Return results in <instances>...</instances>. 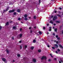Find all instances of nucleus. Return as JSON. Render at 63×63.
<instances>
[{"mask_svg": "<svg viewBox=\"0 0 63 63\" xmlns=\"http://www.w3.org/2000/svg\"><path fill=\"white\" fill-rule=\"evenodd\" d=\"M56 53H58V52H57V51H56Z\"/></svg>", "mask_w": 63, "mask_h": 63, "instance_id": "obj_42", "label": "nucleus"}, {"mask_svg": "<svg viewBox=\"0 0 63 63\" xmlns=\"http://www.w3.org/2000/svg\"><path fill=\"white\" fill-rule=\"evenodd\" d=\"M47 58V57L46 56H43L41 58V60H43L44 59H46Z\"/></svg>", "mask_w": 63, "mask_h": 63, "instance_id": "obj_3", "label": "nucleus"}, {"mask_svg": "<svg viewBox=\"0 0 63 63\" xmlns=\"http://www.w3.org/2000/svg\"><path fill=\"white\" fill-rule=\"evenodd\" d=\"M58 13H59V14H60L61 13V12L60 11H59L58 12Z\"/></svg>", "mask_w": 63, "mask_h": 63, "instance_id": "obj_43", "label": "nucleus"}, {"mask_svg": "<svg viewBox=\"0 0 63 63\" xmlns=\"http://www.w3.org/2000/svg\"><path fill=\"white\" fill-rule=\"evenodd\" d=\"M52 48L53 49H54L55 48L54 47H52Z\"/></svg>", "mask_w": 63, "mask_h": 63, "instance_id": "obj_35", "label": "nucleus"}, {"mask_svg": "<svg viewBox=\"0 0 63 63\" xmlns=\"http://www.w3.org/2000/svg\"><path fill=\"white\" fill-rule=\"evenodd\" d=\"M56 23H59V22H59V21H56Z\"/></svg>", "mask_w": 63, "mask_h": 63, "instance_id": "obj_25", "label": "nucleus"}, {"mask_svg": "<svg viewBox=\"0 0 63 63\" xmlns=\"http://www.w3.org/2000/svg\"><path fill=\"white\" fill-rule=\"evenodd\" d=\"M39 4H40L41 3V0H39Z\"/></svg>", "mask_w": 63, "mask_h": 63, "instance_id": "obj_28", "label": "nucleus"}, {"mask_svg": "<svg viewBox=\"0 0 63 63\" xmlns=\"http://www.w3.org/2000/svg\"><path fill=\"white\" fill-rule=\"evenodd\" d=\"M61 62H63V61H62V60H61Z\"/></svg>", "mask_w": 63, "mask_h": 63, "instance_id": "obj_51", "label": "nucleus"}, {"mask_svg": "<svg viewBox=\"0 0 63 63\" xmlns=\"http://www.w3.org/2000/svg\"><path fill=\"white\" fill-rule=\"evenodd\" d=\"M21 43V41H19V43Z\"/></svg>", "mask_w": 63, "mask_h": 63, "instance_id": "obj_38", "label": "nucleus"}, {"mask_svg": "<svg viewBox=\"0 0 63 63\" xmlns=\"http://www.w3.org/2000/svg\"><path fill=\"white\" fill-rule=\"evenodd\" d=\"M16 28V27L15 26L13 27V29H15Z\"/></svg>", "mask_w": 63, "mask_h": 63, "instance_id": "obj_20", "label": "nucleus"}, {"mask_svg": "<svg viewBox=\"0 0 63 63\" xmlns=\"http://www.w3.org/2000/svg\"><path fill=\"white\" fill-rule=\"evenodd\" d=\"M47 34H49L48 32H47Z\"/></svg>", "mask_w": 63, "mask_h": 63, "instance_id": "obj_61", "label": "nucleus"}, {"mask_svg": "<svg viewBox=\"0 0 63 63\" xmlns=\"http://www.w3.org/2000/svg\"><path fill=\"white\" fill-rule=\"evenodd\" d=\"M58 16H60V15H58Z\"/></svg>", "mask_w": 63, "mask_h": 63, "instance_id": "obj_49", "label": "nucleus"}, {"mask_svg": "<svg viewBox=\"0 0 63 63\" xmlns=\"http://www.w3.org/2000/svg\"><path fill=\"white\" fill-rule=\"evenodd\" d=\"M54 47H56V48H58V45L57 44L55 45H54Z\"/></svg>", "mask_w": 63, "mask_h": 63, "instance_id": "obj_7", "label": "nucleus"}, {"mask_svg": "<svg viewBox=\"0 0 63 63\" xmlns=\"http://www.w3.org/2000/svg\"><path fill=\"white\" fill-rule=\"evenodd\" d=\"M57 16H55L53 18V21L57 19Z\"/></svg>", "mask_w": 63, "mask_h": 63, "instance_id": "obj_2", "label": "nucleus"}, {"mask_svg": "<svg viewBox=\"0 0 63 63\" xmlns=\"http://www.w3.org/2000/svg\"><path fill=\"white\" fill-rule=\"evenodd\" d=\"M16 12H14V15H16Z\"/></svg>", "mask_w": 63, "mask_h": 63, "instance_id": "obj_27", "label": "nucleus"}, {"mask_svg": "<svg viewBox=\"0 0 63 63\" xmlns=\"http://www.w3.org/2000/svg\"><path fill=\"white\" fill-rule=\"evenodd\" d=\"M22 34H19L18 35V37L19 38H21L22 37Z\"/></svg>", "mask_w": 63, "mask_h": 63, "instance_id": "obj_5", "label": "nucleus"}, {"mask_svg": "<svg viewBox=\"0 0 63 63\" xmlns=\"http://www.w3.org/2000/svg\"><path fill=\"white\" fill-rule=\"evenodd\" d=\"M8 24H9V22H7L5 24V26H7V25H8Z\"/></svg>", "mask_w": 63, "mask_h": 63, "instance_id": "obj_11", "label": "nucleus"}, {"mask_svg": "<svg viewBox=\"0 0 63 63\" xmlns=\"http://www.w3.org/2000/svg\"><path fill=\"white\" fill-rule=\"evenodd\" d=\"M58 35H57L56 36V38H58L57 37H58Z\"/></svg>", "mask_w": 63, "mask_h": 63, "instance_id": "obj_32", "label": "nucleus"}, {"mask_svg": "<svg viewBox=\"0 0 63 63\" xmlns=\"http://www.w3.org/2000/svg\"><path fill=\"white\" fill-rule=\"evenodd\" d=\"M25 19L26 20H28V19H27V18H25Z\"/></svg>", "mask_w": 63, "mask_h": 63, "instance_id": "obj_24", "label": "nucleus"}, {"mask_svg": "<svg viewBox=\"0 0 63 63\" xmlns=\"http://www.w3.org/2000/svg\"><path fill=\"white\" fill-rule=\"evenodd\" d=\"M20 49H21L22 48V46H21V45H20Z\"/></svg>", "mask_w": 63, "mask_h": 63, "instance_id": "obj_26", "label": "nucleus"}, {"mask_svg": "<svg viewBox=\"0 0 63 63\" xmlns=\"http://www.w3.org/2000/svg\"><path fill=\"white\" fill-rule=\"evenodd\" d=\"M27 45L25 46H24V48L25 49L26 48H27Z\"/></svg>", "mask_w": 63, "mask_h": 63, "instance_id": "obj_12", "label": "nucleus"}, {"mask_svg": "<svg viewBox=\"0 0 63 63\" xmlns=\"http://www.w3.org/2000/svg\"><path fill=\"white\" fill-rule=\"evenodd\" d=\"M59 63H62L61 62V61H59Z\"/></svg>", "mask_w": 63, "mask_h": 63, "instance_id": "obj_47", "label": "nucleus"}, {"mask_svg": "<svg viewBox=\"0 0 63 63\" xmlns=\"http://www.w3.org/2000/svg\"><path fill=\"white\" fill-rule=\"evenodd\" d=\"M38 52H41V50L39 49L38 50Z\"/></svg>", "mask_w": 63, "mask_h": 63, "instance_id": "obj_13", "label": "nucleus"}, {"mask_svg": "<svg viewBox=\"0 0 63 63\" xmlns=\"http://www.w3.org/2000/svg\"><path fill=\"white\" fill-rule=\"evenodd\" d=\"M33 43H35V42H36V40L35 39H34L33 40Z\"/></svg>", "mask_w": 63, "mask_h": 63, "instance_id": "obj_16", "label": "nucleus"}, {"mask_svg": "<svg viewBox=\"0 0 63 63\" xmlns=\"http://www.w3.org/2000/svg\"><path fill=\"white\" fill-rule=\"evenodd\" d=\"M9 8L8 7L7 8L6 10H3V13H4V12H7V11H8V10H9Z\"/></svg>", "mask_w": 63, "mask_h": 63, "instance_id": "obj_1", "label": "nucleus"}, {"mask_svg": "<svg viewBox=\"0 0 63 63\" xmlns=\"http://www.w3.org/2000/svg\"><path fill=\"white\" fill-rule=\"evenodd\" d=\"M59 9L60 10H62V8H59Z\"/></svg>", "mask_w": 63, "mask_h": 63, "instance_id": "obj_33", "label": "nucleus"}, {"mask_svg": "<svg viewBox=\"0 0 63 63\" xmlns=\"http://www.w3.org/2000/svg\"><path fill=\"white\" fill-rule=\"evenodd\" d=\"M21 23H23V22H21Z\"/></svg>", "mask_w": 63, "mask_h": 63, "instance_id": "obj_62", "label": "nucleus"}, {"mask_svg": "<svg viewBox=\"0 0 63 63\" xmlns=\"http://www.w3.org/2000/svg\"><path fill=\"white\" fill-rule=\"evenodd\" d=\"M18 20H20V18H18Z\"/></svg>", "mask_w": 63, "mask_h": 63, "instance_id": "obj_29", "label": "nucleus"}, {"mask_svg": "<svg viewBox=\"0 0 63 63\" xmlns=\"http://www.w3.org/2000/svg\"><path fill=\"white\" fill-rule=\"evenodd\" d=\"M12 40H14V37H13L12 38Z\"/></svg>", "mask_w": 63, "mask_h": 63, "instance_id": "obj_31", "label": "nucleus"}, {"mask_svg": "<svg viewBox=\"0 0 63 63\" xmlns=\"http://www.w3.org/2000/svg\"><path fill=\"white\" fill-rule=\"evenodd\" d=\"M51 56L52 58H53V56Z\"/></svg>", "mask_w": 63, "mask_h": 63, "instance_id": "obj_56", "label": "nucleus"}, {"mask_svg": "<svg viewBox=\"0 0 63 63\" xmlns=\"http://www.w3.org/2000/svg\"><path fill=\"white\" fill-rule=\"evenodd\" d=\"M54 42H56V40H54Z\"/></svg>", "mask_w": 63, "mask_h": 63, "instance_id": "obj_60", "label": "nucleus"}, {"mask_svg": "<svg viewBox=\"0 0 63 63\" xmlns=\"http://www.w3.org/2000/svg\"><path fill=\"white\" fill-rule=\"evenodd\" d=\"M31 49H33L34 48V47H31Z\"/></svg>", "mask_w": 63, "mask_h": 63, "instance_id": "obj_14", "label": "nucleus"}, {"mask_svg": "<svg viewBox=\"0 0 63 63\" xmlns=\"http://www.w3.org/2000/svg\"><path fill=\"white\" fill-rule=\"evenodd\" d=\"M55 13H56L57 12V11H55L54 12Z\"/></svg>", "mask_w": 63, "mask_h": 63, "instance_id": "obj_37", "label": "nucleus"}, {"mask_svg": "<svg viewBox=\"0 0 63 63\" xmlns=\"http://www.w3.org/2000/svg\"><path fill=\"white\" fill-rule=\"evenodd\" d=\"M51 29H49V31H51Z\"/></svg>", "mask_w": 63, "mask_h": 63, "instance_id": "obj_45", "label": "nucleus"}, {"mask_svg": "<svg viewBox=\"0 0 63 63\" xmlns=\"http://www.w3.org/2000/svg\"><path fill=\"white\" fill-rule=\"evenodd\" d=\"M53 35H55V33H53Z\"/></svg>", "mask_w": 63, "mask_h": 63, "instance_id": "obj_44", "label": "nucleus"}, {"mask_svg": "<svg viewBox=\"0 0 63 63\" xmlns=\"http://www.w3.org/2000/svg\"><path fill=\"white\" fill-rule=\"evenodd\" d=\"M56 25V24H54V25L55 26Z\"/></svg>", "mask_w": 63, "mask_h": 63, "instance_id": "obj_53", "label": "nucleus"}, {"mask_svg": "<svg viewBox=\"0 0 63 63\" xmlns=\"http://www.w3.org/2000/svg\"><path fill=\"white\" fill-rule=\"evenodd\" d=\"M6 52L7 53H9V51L7 49H6Z\"/></svg>", "mask_w": 63, "mask_h": 63, "instance_id": "obj_15", "label": "nucleus"}, {"mask_svg": "<svg viewBox=\"0 0 63 63\" xmlns=\"http://www.w3.org/2000/svg\"><path fill=\"white\" fill-rule=\"evenodd\" d=\"M58 41H57L56 42V44H58Z\"/></svg>", "mask_w": 63, "mask_h": 63, "instance_id": "obj_48", "label": "nucleus"}, {"mask_svg": "<svg viewBox=\"0 0 63 63\" xmlns=\"http://www.w3.org/2000/svg\"><path fill=\"white\" fill-rule=\"evenodd\" d=\"M57 39L58 40H60V37H58L57 38Z\"/></svg>", "mask_w": 63, "mask_h": 63, "instance_id": "obj_22", "label": "nucleus"}, {"mask_svg": "<svg viewBox=\"0 0 63 63\" xmlns=\"http://www.w3.org/2000/svg\"><path fill=\"white\" fill-rule=\"evenodd\" d=\"M58 51H60V50H59V49H58Z\"/></svg>", "mask_w": 63, "mask_h": 63, "instance_id": "obj_46", "label": "nucleus"}, {"mask_svg": "<svg viewBox=\"0 0 63 63\" xmlns=\"http://www.w3.org/2000/svg\"><path fill=\"white\" fill-rule=\"evenodd\" d=\"M53 17V16H51V18H52V17Z\"/></svg>", "mask_w": 63, "mask_h": 63, "instance_id": "obj_41", "label": "nucleus"}, {"mask_svg": "<svg viewBox=\"0 0 63 63\" xmlns=\"http://www.w3.org/2000/svg\"><path fill=\"white\" fill-rule=\"evenodd\" d=\"M45 28H46L45 27H43V29H45Z\"/></svg>", "mask_w": 63, "mask_h": 63, "instance_id": "obj_34", "label": "nucleus"}, {"mask_svg": "<svg viewBox=\"0 0 63 63\" xmlns=\"http://www.w3.org/2000/svg\"><path fill=\"white\" fill-rule=\"evenodd\" d=\"M57 28H56L55 29V30H54V31L55 32H56V31H57Z\"/></svg>", "mask_w": 63, "mask_h": 63, "instance_id": "obj_23", "label": "nucleus"}, {"mask_svg": "<svg viewBox=\"0 0 63 63\" xmlns=\"http://www.w3.org/2000/svg\"><path fill=\"white\" fill-rule=\"evenodd\" d=\"M30 32H31V33H32V30H31L30 31Z\"/></svg>", "mask_w": 63, "mask_h": 63, "instance_id": "obj_39", "label": "nucleus"}, {"mask_svg": "<svg viewBox=\"0 0 63 63\" xmlns=\"http://www.w3.org/2000/svg\"><path fill=\"white\" fill-rule=\"evenodd\" d=\"M29 18H31V17H29Z\"/></svg>", "mask_w": 63, "mask_h": 63, "instance_id": "obj_64", "label": "nucleus"}, {"mask_svg": "<svg viewBox=\"0 0 63 63\" xmlns=\"http://www.w3.org/2000/svg\"><path fill=\"white\" fill-rule=\"evenodd\" d=\"M27 15H24V17H27Z\"/></svg>", "mask_w": 63, "mask_h": 63, "instance_id": "obj_18", "label": "nucleus"}, {"mask_svg": "<svg viewBox=\"0 0 63 63\" xmlns=\"http://www.w3.org/2000/svg\"><path fill=\"white\" fill-rule=\"evenodd\" d=\"M2 60L3 61H4V62H5L6 61V59H5L3 58L2 59Z\"/></svg>", "mask_w": 63, "mask_h": 63, "instance_id": "obj_8", "label": "nucleus"}, {"mask_svg": "<svg viewBox=\"0 0 63 63\" xmlns=\"http://www.w3.org/2000/svg\"><path fill=\"white\" fill-rule=\"evenodd\" d=\"M50 56H51L52 55V54H50Z\"/></svg>", "mask_w": 63, "mask_h": 63, "instance_id": "obj_54", "label": "nucleus"}, {"mask_svg": "<svg viewBox=\"0 0 63 63\" xmlns=\"http://www.w3.org/2000/svg\"><path fill=\"white\" fill-rule=\"evenodd\" d=\"M15 61L14 60H13V62H15Z\"/></svg>", "mask_w": 63, "mask_h": 63, "instance_id": "obj_40", "label": "nucleus"}, {"mask_svg": "<svg viewBox=\"0 0 63 63\" xmlns=\"http://www.w3.org/2000/svg\"><path fill=\"white\" fill-rule=\"evenodd\" d=\"M51 27H49V28L50 29H51Z\"/></svg>", "mask_w": 63, "mask_h": 63, "instance_id": "obj_52", "label": "nucleus"}, {"mask_svg": "<svg viewBox=\"0 0 63 63\" xmlns=\"http://www.w3.org/2000/svg\"><path fill=\"white\" fill-rule=\"evenodd\" d=\"M49 61H51V60L50 59L48 60Z\"/></svg>", "mask_w": 63, "mask_h": 63, "instance_id": "obj_50", "label": "nucleus"}, {"mask_svg": "<svg viewBox=\"0 0 63 63\" xmlns=\"http://www.w3.org/2000/svg\"><path fill=\"white\" fill-rule=\"evenodd\" d=\"M29 29H31V27H30L29 28Z\"/></svg>", "mask_w": 63, "mask_h": 63, "instance_id": "obj_59", "label": "nucleus"}, {"mask_svg": "<svg viewBox=\"0 0 63 63\" xmlns=\"http://www.w3.org/2000/svg\"><path fill=\"white\" fill-rule=\"evenodd\" d=\"M59 46L60 47H61V48H63V47L62 46V45H59Z\"/></svg>", "mask_w": 63, "mask_h": 63, "instance_id": "obj_17", "label": "nucleus"}, {"mask_svg": "<svg viewBox=\"0 0 63 63\" xmlns=\"http://www.w3.org/2000/svg\"><path fill=\"white\" fill-rule=\"evenodd\" d=\"M54 60H56V58H55L54 59Z\"/></svg>", "mask_w": 63, "mask_h": 63, "instance_id": "obj_55", "label": "nucleus"}, {"mask_svg": "<svg viewBox=\"0 0 63 63\" xmlns=\"http://www.w3.org/2000/svg\"><path fill=\"white\" fill-rule=\"evenodd\" d=\"M53 29H54V27H53Z\"/></svg>", "mask_w": 63, "mask_h": 63, "instance_id": "obj_63", "label": "nucleus"}, {"mask_svg": "<svg viewBox=\"0 0 63 63\" xmlns=\"http://www.w3.org/2000/svg\"><path fill=\"white\" fill-rule=\"evenodd\" d=\"M17 56L18 57H20V55L19 54H18L17 55Z\"/></svg>", "mask_w": 63, "mask_h": 63, "instance_id": "obj_19", "label": "nucleus"}, {"mask_svg": "<svg viewBox=\"0 0 63 63\" xmlns=\"http://www.w3.org/2000/svg\"><path fill=\"white\" fill-rule=\"evenodd\" d=\"M17 12L18 13H19L20 12V9H18L17 10Z\"/></svg>", "mask_w": 63, "mask_h": 63, "instance_id": "obj_10", "label": "nucleus"}, {"mask_svg": "<svg viewBox=\"0 0 63 63\" xmlns=\"http://www.w3.org/2000/svg\"><path fill=\"white\" fill-rule=\"evenodd\" d=\"M49 25V24H47V26H48Z\"/></svg>", "mask_w": 63, "mask_h": 63, "instance_id": "obj_57", "label": "nucleus"}, {"mask_svg": "<svg viewBox=\"0 0 63 63\" xmlns=\"http://www.w3.org/2000/svg\"><path fill=\"white\" fill-rule=\"evenodd\" d=\"M32 62H34V63H35L36 62V59L34 58L32 59Z\"/></svg>", "mask_w": 63, "mask_h": 63, "instance_id": "obj_6", "label": "nucleus"}, {"mask_svg": "<svg viewBox=\"0 0 63 63\" xmlns=\"http://www.w3.org/2000/svg\"><path fill=\"white\" fill-rule=\"evenodd\" d=\"M39 33L40 34H42V32H41V31H39Z\"/></svg>", "mask_w": 63, "mask_h": 63, "instance_id": "obj_21", "label": "nucleus"}, {"mask_svg": "<svg viewBox=\"0 0 63 63\" xmlns=\"http://www.w3.org/2000/svg\"><path fill=\"white\" fill-rule=\"evenodd\" d=\"M21 30H22V29H20V31H21Z\"/></svg>", "mask_w": 63, "mask_h": 63, "instance_id": "obj_58", "label": "nucleus"}, {"mask_svg": "<svg viewBox=\"0 0 63 63\" xmlns=\"http://www.w3.org/2000/svg\"><path fill=\"white\" fill-rule=\"evenodd\" d=\"M50 22L52 24H53V21L51 20L50 21Z\"/></svg>", "mask_w": 63, "mask_h": 63, "instance_id": "obj_9", "label": "nucleus"}, {"mask_svg": "<svg viewBox=\"0 0 63 63\" xmlns=\"http://www.w3.org/2000/svg\"><path fill=\"white\" fill-rule=\"evenodd\" d=\"M15 12V9H14L11 10H10L9 11V13H13V12Z\"/></svg>", "mask_w": 63, "mask_h": 63, "instance_id": "obj_4", "label": "nucleus"}, {"mask_svg": "<svg viewBox=\"0 0 63 63\" xmlns=\"http://www.w3.org/2000/svg\"><path fill=\"white\" fill-rule=\"evenodd\" d=\"M34 19H36V16H34Z\"/></svg>", "mask_w": 63, "mask_h": 63, "instance_id": "obj_30", "label": "nucleus"}, {"mask_svg": "<svg viewBox=\"0 0 63 63\" xmlns=\"http://www.w3.org/2000/svg\"><path fill=\"white\" fill-rule=\"evenodd\" d=\"M47 47H49V45H47Z\"/></svg>", "mask_w": 63, "mask_h": 63, "instance_id": "obj_36", "label": "nucleus"}]
</instances>
